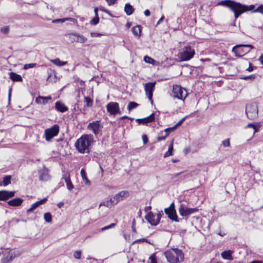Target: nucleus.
I'll list each match as a JSON object with an SVG mask.
<instances>
[{"mask_svg": "<svg viewBox=\"0 0 263 263\" xmlns=\"http://www.w3.org/2000/svg\"><path fill=\"white\" fill-rule=\"evenodd\" d=\"M255 78H256V75L255 74L248 76V79L253 80V79H254Z\"/></svg>", "mask_w": 263, "mask_h": 263, "instance_id": "nucleus-62", "label": "nucleus"}, {"mask_svg": "<svg viewBox=\"0 0 263 263\" xmlns=\"http://www.w3.org/2000/svg\"><path fill=\"white\" fill-rule=\"evenodd\" d=\"M106 108L107 111L111 115H115L120 113L119 104L117 102H109L106 105Z\"/></svg>", "mask_w": 263, "mask_h": 263, "instance_id": "nucleus-14", "label": "nucleus"}, {"mask_svg": "<svg viewBox=\"0 0 263 263\" xmlns=\"http://www.w3.org/2000/svg\"><path fill=\"white\" fill-rule=\"evenodd\" d=\"M141 31V26L139 25L134 26L132 28V32L136 36L139 37L140 36Z\"/></svg>", "mask_w": 263, "mask_h": 263, "instance_id": "nucleus-29", "label": "nucleus"}, {"mask_svg": "<svg viewBox=\"0 0 263 263\" xmlns=\"http://www.w3.org/2000/svg\"><path fill=\"white\" fill-rule=\"evenodd\" d=\"M93 142V137L91 135H84L79 138L76 143L77 150L81 154L89 153L90 146Z\"/></svg>", "mask_w": 263, "mask_h": 263, "instance_id": "nucleus-2", "label": "nucleus"}, {"mask_svg": "<svg viewBox=\"0 0 263 263\" xmlns=\"http://www.w3.org/2000/svg\"><path fill=\"white\" fill-rule=\"evenodd\" d=\"M115 225H116L115 223H111L110 224H109V225H108L107 226H105V227L102 228L101 229V231H105L106 230H108L109 229L112 228H114L115 226Z\"/></svg>", "mask_w": 263, "mask_h": 263, "instance_id": "nucleus-45", "label": "nucleus"}, {"mask_svg": "<svg viewBox=\"0 0 263 263\" xmlns=\"http://www.w3.org/2000/svg\"><path fill=\"white\" fill-rule=\"evenodd\" d=\"M82 252L81 250H77L75 251L73 254V256L76 259H80L81 256Z\"/></svg>", "mask_w": 263, "mask_h": 263, "instance_id": "nucleus-43", "label": "nucleus"}, {"mask_svg": "<svg viewBox=\"0 0 263 263\" xmlns=\"http://www.w3.org/2000/svg\"><path fill=\"white\" fill-rule=\"evenodd\" d=\"M185 119V117H184L183 118H182L181 120H180L176 125V127H177V128H178V127H179V126H180L182 123L183 122V121H184Z\"/></svg>", "mask_w": 263, "mask_h": 263, "instance_id": "nucleus-54", "label": "nucleus"}, {"mask_svg": "<svg viewBox=\"0 0 263 263\" xmlns=\"http://www.w3.org/2000/svg\"><path fill=\"white\" fill-rule=\"evenodd\" d=\"M221 256L223 259L232 260V252L230 250L224 251L221 253Z\"/></svg>", "mask_w": 263, "mask_h": 263, "instance_id": "nucleus-30", "label": "nucleus"}, {"mask_svg": "<svg viewBox=\"0 0 263 263\" xmlns=\"http://www.w3.org/2000/svg\"><path fill=\"white\" fill-rule=\"evenodd\" d=\"M163 215V212L160 211L156 215V219L158 221V223H159L161 218L162 216Z\"/></svg>", "mask_w": 263, "mask_h": 263, "instance_id": "nucleus-47", "label": "nucleus"}, {"mask_svg": "<svg viewBox=\"0 0 263 263\" xmlns=\"http://www.w3.org/2000/svg\"><path fill=\"white\" fill-rule=\"evenodd\" d=\"M124 11L127 15H130L134 12V9L131 5H130L129 3H127L125 4Z\"/></svg>", "mask_w": 263, "mask_h": 263, "instance_id": "nucleus-28", "label": "nucleus"}, {"mask_svg": "<svg viewBox=\"0 0 263 263\" xmlns=\"http://www.w3.org/2000/svg\"><path fill=\"white\" fill-rule=\"evenodd\" d=\"M47 200V198H44L42 200H40V201H38L33 204L31 205V206L30 208L27 209V212L30 213L31 212L33 211L34 210H35L36 208H37L40 205H41L43 203H44Z\"/></svg>", "mask_w": 263, "mask_h": 263, "instance_id": "nucleus-21", "label": "nucleus"}, {"mask_svg": "<svg viewBox=\"0 0 263 263\" xmlns=\"http://www.w3.org/2000/svg\"><path fill=\"white\" fill-rule=\"evenodd\" d=\"M63 178L65 180L67 189L71 191L73 188V185L71 181L69 174L65 175Z\"/></svg>", "mask_w": 263, "mask_h": 263, "instance_id": "nucleus-27", "label": "nucleus"}, {"mask_svg": "<svg viewBox=\"0 0 263 263\" xmlns=\"http://www.w3.org/2000/svg\"><path fill=\"white\" fill-rule=\"evenodd\" d=\"M144 13L145 15L146 16H148L151 15V12L148 9L145 10Z\"/></svg>", "mask_w": 263, "mask_h": 263, "instance_id": "nucleus-61", "label": "nucleus"}, {"mask_svg": "<svg viewBox=\"0 0 263 263\" xmlns=\"http://www.w3.org/2000/svg\"><path fill=\"white\" fill-rule=\"evenodd\" d=\"M198 211V209L189 208L184 204H181L179 208V213L180 215L183 217H186V218H187L191 214L196 213Z\"/></svg>", "mask_w": 263, "mask_h": 263, "instance_id": "nucleus-6", "label": "nucleus"}, {"mask_svg": "<svg viewBox=\"0 0 263 263\" xmlns=\"http://www.w3.org/2000/svg\"><path fill=\"white\" fill-rule=\"evenodd\" d=\"M142 138V140H143V143L144 144L147 143V142L148 141L147 136L146 135H143Z\"/></svg>", "mask_w": 263, "mask_h": 263, "instance_id": "nucleus-50", "label": "nucleus"}, {"mask_svg": "<svg viewBox=\"0 0 263 263\" xmlns=\"http://www.w3.org/2000/svg\"><path fill=\"white\" fill-rule=\"evenodd\" d=\"M23 200L20 198H16L12 200H9L8 204L12 206H17L21 205L23 203Z\"/></svg>", "mask_w": 263, "mask_h": 263, "instance_id": "nucleus-24", "label": "nucleus"}, {"mask_svg": "<svg viewBox=\"0 0 263 263\" xmlns=\"http://www.w3.org/2000/svg\"><path fill=\"white\" fill-rule=\"evenodd\" d=\"M222 145L224 147H229L230 145V139H227L222 141Z\"/></svg>", "mask_w": 263, "mask_h": 263, "instance_id": "nucleus-48", "label": "nucleus"}, {"mask_svg": "<svg viewBox=\"0 0 263 263\" xmlns=\"http://www.w3.org/2000/svg\"><path fill=\"white\" fill-rule=\"evenodd\" d=\"M67 37L69 38V39L72 42H77V36H76V32L75 33H68L66 35Z\"/></svg>", "mask_w": 263, "mask_h": 263, "instance_id": "nucleus-36", "label": "nucleus"}, {"mask_svg": "<svg viewBox=\"0 0 263 263\" xmlns=\"http://www.w3.org/2000/svg\"><path fill=\"white\" fill-rule=\"evenodd\" d=\"M102 126L101 125L99 121H93L87 126V128L92 130L95 135H101Z\"/></svg>", "mask_w": 263, "mask_h": 263, "instance_id": "nucleus-9", "label": "nucleus"}, {"mask_svg": "<svg viewBox=\"0 0 263 263\" xmlns=\"http://www.w3.org/2000/svg\"><path fill=\"white\" fill-rule=\"evenodd\" d=\"M109 6L114 5L117 0H105Z\"/></svg>", "mask_w": 263, "mask_h": 263, "instance_id": "nucleus-53", "label": "nucleus"}, {"mask_svg": "<svg viewBox=\"0 0 263 263\" xmlns=\"http://www.w3.org/2000/svg\"><path fill=\"white\" fill-rule=\"evenodd\" d=\"M11 176H5L3 178V183L4 185L6 186L11 183Z\"/></svg>", "mask_w": 263, "mask_h": 263, "instance_id": "nucleus-35", "label": "nucleus"}, {"mask_svg": "<svg viewBox=\"0 0 263 263\" xmlns=\"http://www.w3.org/2000/svg\"><path fill=\"white\" fill-rule=\"evenodd\" d=\"M164 254L169 263H180L184 260V253L178 249L167 250Z\"/></svg>", "mask_w": 263, "mask_h": 263, "instance_id": "nucleus-3", "label": "nucleus"}, {"mask_svg": "<svg viewBox=\"0 0 263 263\" xmlns=\"http://www.w3.org/2000/svg\"><path fill=\"white\" fill-rule=\"evenodd\" d=\"M145 241H146V240L144 238L137 239L134 241L133 243H135L139 242H144Z\"/></svg>", "mask_w": 263, "mask_h": 263, "instance_id": "nucleus-57", "label": "nucleus"}, {"mask_svg": "<svg viewBox=\"0 0 263 263\" xmlns=\"http://www.w3.org/2000/svg\"><path fill=\"white\" fill-rule=\"evenodd\" d=\"M44 218L45 220L48 223H50L52 221V216L51 214L49 213H45L44 215Z\"/></svg>", "mask_w": 263, "mask_h": 263, "instance_id": "nucleus-37", "label": "nucleus"}, {"mask_svg": "<svg viewBox=\"0 0 263 263\" xmlns=\"http://www.w3.org/2000/svg\"><path fill=\"white\" fill-rule=\"evenodd\" d=\"M99 21V17L98 16H95V17L93 18V19L91 20L90 23L92 25H97Z\"/></svg>", "mask_w": 263, "mask_h": 263, "instance_id": "nucleus-44", "label": "nucleus"}, {"mask_svg": "<svg viewBox=\"0 0 263 263\" xmlns=\"http://www.w3.org/2000/svg\"><path fill=\"white\" fill-rule=\"evenodd\" d=\"M80 174H81L82 178L83 181L85 182V184L89 185L90 184V182L87 178L86 172L84 168L81 169Z\"/></svg>", "mask_w": 263, "mask_h": 263, "instance_id": "nucleus-32", "label": "nucleus"}, {"mask_svg": "<svg viewBox=\"0 0 263 263\" xmlns=\"http://www.w3.org/2000/svg\"><path fill=\"white\" fill-rule=\"evenodd\" d=\"M250 115H248V118L254 119L258 116V106L255 102L251 103L249 105Z\"/></svg>", "mask_w": 263, "mask_h": 263, "instance_id": "nucleus-16", "label": "nucleus"}, {"mask_svg": "<svg viewBox=\"0 0 263 263\" xmlns=\"http://www.w3.org/2000/svg\"><path fill=\"white\" fill-rule=\"evenodd\" d=\"M144 61L146 63L149 64H153V62L155 61L154 59L147 55L144 57Z\"/></svg>", "mask_w": 263, "mask_h": 263, "instance_id": "nucleus-41", "label": "nucleus"}, {"mask_svg": "<svg viewBox=\"0 0 263 263\" xmlns=\"http://www.w3.org/2000/svg\"><path fill=\"white\" fill-rule=\"evenodd\" d=\"M36 63H30V64H26L24 65L23 68L24 69H27L29 68H33L36 66Z\"/></svg>", "mask_w": 263, "mask_h": 263, "instance_id": "nucleus-42", "label": "nucleus"}, {"mask_svg": "<svg viewBox=\"0 0 263 263\" xmlns=\"http://www.w3.org/2000/svg\"><path fill=\"white\" fill-rule=\"evenodd\" d=\"M14 191H0V201H5L14 196Z\"/></svg>", "mask_w": 263, "mask_h": 263, "instance_id": "nucleus-18", "label": "nucleus"}, {"mask_svg": "<svg viewBox=\"0 0 263 263\" xmlns=\"http://www.w3.org/2000/svg\"><path fill=\"white\" fill-rule=\"evenodd\" d=\"M149 259H151V263H157L156 258L155 257V256L154 254L152 255L150 257Z\"/></svg>", "mask_w": 263, "mask_h": 263, "instance_id": "nucleus-51", "label": "nucleus"}, {"mask_svg": "<svg viewBox=\"0 0 263 263\" xmlns=\"http://www.w3.org/2000/svg\"><path fill=\"white\" fill-rule=\"evenodd\" d=\"M10 78L13 82H22L23 79L21 75L13 72H10L9 73Z\"/></svg>", "mask_w": 263, "mask_h": 263, "instance_id": "nucleus-26", "label": "nucleus"}, {"mask_svg": "<svg viewBox=\"0 0 263 263\" xmlns=\"http://www.w3.org/2000/svg\"><path fill=\"white\" fill-rule=\"evenodd\" d=\"M114 204L112 202H111V198L108 201H106L103 202H102L100 204L99 206L104 205L105 206H107L108 208H111L112 205H114Z\"/></svg>", "mask_w": 263, "mask_h": 263, "instance_id": "nucleus-39", "label": "nucleus"}, {"mask_svg": "<svg viewBox=\"0 0 263 263\" xmlns=\"http://www.w3.org/2000/svg\"><path fill=\"white\" fill-rule=\"evenodd\" d=\"M129 195V192L126 191H122L111 198V202L114 204H117L120 201L127 198Z\"/></svg>", "mask_w": 263, "mask_h": 263, "instance_id": "nucleus-11", "label": "nucleus"}, {"mask_svg": "<svg viewBox=\"0 0 263 263\" xmlns=\"http://www.w3.org/2000/svg\"><path fill=\"white\" fill-rule=\"evenodd\" d=\"M217 6H222L229 8L234 13L235 18L247 11V6L232 0H223L217 3Z\"/></svg>", "mask_w": 263, "mask_h": 263, "instance_id": "nucleus-1", "label": "nucleus"}, {"mask_svg": "<svg viewBox=\"0 0 263 263\" xmlns=\"http://www.w3.org/2000/svg\"><path fill=\"white\" fill-rule=\"evenodd\" d=\"M90 35L91 37H99L102 35L101 34L97 32H91Z\"/></svg>", "mask_w": 263, "mask_h": 263, "instance_id": "nucleus-52", "label": "nucleus"}, {"mask_svg": "<svg viewBox=\"0 0 263 263\" xmlns=\"http://www.w3.org/2000/svg\"><path fill=\"white\" fill-rule=\"evenodd\" d=\"M39 178L42 181H47L50 179V176L49 174V170L43 166L39 172Z\"/></svg>", "mask_w": 263, "mask_h": 263, "instance_id": "nucleus-17", "label": "nucleus"}, {"mask_svg": "<svg viewBox=\"0 0 263 263\" xmlns=\"http://www.w3.org/2000/svg\"><path fill=\"white\" fill-rule=\"evenodd\" d=\"M164 132L165 133V137H167L171 133L170 131L168 130L167 128L164 130Z\"/></svg>", "mask_w": 263, "mask_h": 263, "instance_id": "nucleus-64", "label": "nucleus"}, {"mask_svg": "<svg viewBox=\"0 0 263 263\" xmlns=\"http://www.w3.org/2000/svg\"><path fill=\"white\" fill-rule=\"evenodd\" d=\"M173 141L169 145L168 151L164 154V157H167L173 155Z\"/></svg>", "mask_w": 263, "mask_h": 263, "instance_id": "nucleus-33", "label": "nucleus"}, {"mask_svg": "<svg viewBox=\"0 0 263 263\" xmlns=\"http://www.w3.org/2000/svg\"><path fill=\"white\" fill-rule=\"evenodd\" d=\"M168 129V130L170 131V132H174L177 128V127H176L175 125H174V126L172 127H169V128H167Z\"/></svg>", "mask_w": 263, "mask_h": 263, "instance_id": "nucleus-58", "label": "nucleus"}, {"mask_svg": "<svg viewBox=\"0 0 263 263\" xmlns=\"http://www.w3.org/2000/svg\"><path fill=\"white\" fill-rule=\"evenodd\" d=\"M65 21V18H58V19H55L52 21V23H64Z\"/></svg>", "mask_w": 263, "mask_h": 263, "instance_id": "nucleus-49", "label": "nucleus"}, {"mask_svg": "<svg viewBox=\"0 0 263 263\" xmlns=\"http://www.w3.org/2000/svg\"><path fill=\"white\" fill-rule=\"evenodd\" d=\"M55 109L61 112H64L68 110V107L60 101H57L55 104Z\"/></svg>", "mask_w": 263, "mask_h": 263, "instance_id": "nucleus-23", "label": "nucleus"}, {"mask_svg": "<svg viewBox=\"0 0 263 263\" xmlns=\"http://www.w3.org/2000/svg\"><path fill=\"white\" fill-rule=\"evenodd\" d=\"M70 21L74 23L77 22V21L76 19H75L74 18H71V17H66V18H65V21Z\"/></svg>", "mask_w": 263, "mask_h": 263, "instance_id": "nucleus-55", "label": "nucleus"}, {"mask_svg": "<svg viewBox=\"0 0 263 263\" xmlns=\"http://www.w3.org/2000/svg\"><path fill=\"white\" fill-rule=\"evenodd\" d=\"M168 129V130L170 131V132H174L177 128V127H176L175 125H174V126L172 127H169V128H167Z\"/></svg>", "mask_w": 263, "mask_h": 263, "instance_id": "nucleus-59", "label": "nucleus"}, {"mask_svg": "<svg viewBox=\"0 0 263 263\" xmlns=\"http://www.w3.org/2000/svg\"><path fill=\"white\" fill-rule=\"evenodd\" d=\"M261 126V123L259 122H254L253 123L248 124V137L250 139L252 138L254 135L257 132Z\"/></svg>", "mask_w": 263, "mask_h": 263, "instance_id": "nucleus-8", "label": "nucleus"}, {"mask_svg": "<svg viewBox=\"0 0 263 263\" xmlns=\"http://www.w3.org/2000/svg\"><path fill=\"white\" fill-rule=\"evenodd\" d=\"M51 62L53 63L54 64L59 66H62L65 65L67 64V62H64L61 61L58 58H57L54 60H52Z\"/></svg>", "mask_w": 263, "mask_h": 263, "instance_id": "nucleus-34", "label": "nucleus"}, {"mask_svg": "<svg viewBox=\"0 0 263 263\" xmlns=\"http://www.w3.org/2000/svg\"><path fill=\"white\" fill-rule=\"evenodd\" d=\"M52 99L51 96L42 97L39 96L35 99V102L40 104H46L49 100Z\"/></svg>", "mask_w": 263, "mask_h": 263, "instance_id": "nucleus-22", "label": "nucleus"}, {"mask_svg": "<svg viewBox=\"0 0 263 263\" xmlns=\"http://www.w3.org/2000/svg\"><path fill=\"white\" fill-rule=\"evenodd\" d=\"M135 220H134L133 222H132V228L133 231L134 232H135V233H136V228H135Z\"/></svg>", "mask_w": 263, "mask_h": 263, "instance_id": "nucleus-56", "label": "nucleus"}, {"mask_svg": "<svg viewBox=\"0 0 263 263\" xmlns=\"http://www.w3.org/2000/svg\"><path fill=\"white\" fill-rule=\"evenodd\" d=\"M164 16L163 15L161 17V18L159 19V20L158 21L156 25L157 26L158 25L160 24L164 20Z\"/></svg>", "mask_w": 263, "mask_h": 263, "instance_id": "nucleus-63", "label": "nucleus"}, {"mask_svg": "<svg viewBox=\"0 0 263 263\" xmlns=\"http://www.w3.org/2000/svg\"><path fill=\"white\" fill-rule=\"evenodd\" d=\"M145 218L152 226H157L159 224L156 219V215L152 212H149L146 215Z\"/></svg>", "mask_w": 263, "mask_h": 263, "instance_id": "nucleus-20", "label": "nucleus"}, {"mask_svg": "<svg viewBox=\"0 0 263 263\" xmlns=\"http://www.w3.org/2000/svg\"><path fill=\"white\" fill-rule=\"evenodd\" d=\"M254 5L248 6V11H250L252 12H259L263 14V5H259L256 9H254Z\"/></svg>", "mask_w": 263, "mask_h": 263, "instance_id": "nucleus-25", "label": "nucleus"}, {"mask_svg": "<svg viewBox=\"0 0 263 263\" xmlns=\"http://www.w3.org/2000/svg\"><path fill=\"white\" fill-rule=\"evenodd\" d=\"M166 137H165V135L164 136H159L157 137V140L158 141L165 140Z\"/></svg>", "mask_w": 263, "mask_h": 263, "instance_id": "nucleus-60", "label": "nucleus"}, {"mask_svg": "<svg viewBox=\"0 0 263 263\" xmlns=\"http://www.w3.org/2000/svg\"><path fill=\"white\" fill-rule=\"evenodd\" d=\"M173 95L176 98L184 100L187 96V92L185 88L176 85L173 86Z\"/></svg>", "mask_w": 263, "mask_h": 263, "instance_id": "nucleus-5", "label": "nucleus"}, {"mask_svg": "<svg viewBox=\"0 0 263 263\" xmlns=\"http://www.w3.org/2000/svg\"><path fill=\"white\" fill-rule=\"evenodd\" d=\"M1 32L4 34H7L9 31V27L8 26H5L1 29Z\"/></svg>", "mask_w": 263, "mask_h": 263, "instance_id": "nucleus-46", "label": "nucleus"}, {"mask_svg": "<svg viewBox=\"0 0 263 263\" xmlns=\"http://www.w3.org/2000/svg\"><path fill=\"white\" fill-rule=\"evenodd\" d=\"M156 82L146 83L144 86V90L148 99L153 103V93L156 85Z\"/></svg>", "mask_w": 263, "mask_h": 263, "instance_id": "nucleus-13", "label": "nucleus"}, {"mask_svg": "<svg viewBox=\"0 0 263 263\" xmlns=\"http://www.w3.org/2000/svg\"><path fill=\"white\" fill-rule=\"evenodd\" d=\"M85 101L86 102L87 107H91L93 104V100L89 97H84Z\"/></svg>", "mask_w": 263, "mask_h": 263, "instance_id": "nucleus-40", "label": "nucleus"}, {"mask_svg": "<svg viewBox=\"0 0 263 263\" xmlns=\"http://www.w3.org/2000/svg\"><path fill=\"white\" fill-rule=\"evenodd\" d=\"M59 132V127L58 125H54L50 128L45 130V135L46 140L49 141L54 137L56 136Z\"/></svg>", "mask_w": 263, "mask_h": 263, "instance_id": "nucleus-7", "label": "nucleus"}, {"mask_svg": "<svg viewBox=\"0 0 263 263\" xmlns=\"http://www.w3.org/2000/svg\"><path fill=\"white\" fill-rule=\"evenodd\" d=\"M246 47L247 44L237 45L233 48L232 51L236 56L241 57L246 54V52L245 48Z\"/></svg>", "mask_w": 263, "mask_h": 263, "instance_id": "nucleus-15", "label": "nucleus"}, {"mask_svg": "<svg viewBox=\"0 0 263 263\" xmlns=\"http://www.w3.org/2000/svg\"><path fill=\"white\" fill-rule=\"evenodd\" d=\"M76 36H77V42L80 43H84L87 41V38L85 37L84 36H83L82 34H80L79 33L76 32Z\"/></svg>", "mask_w": 263, "mask_h": 263, "instance_id": "nucleus-31", "label": "nucleus"}, {"mask_svg": "<svg viewBox=\"0 0 263 263\" xmlns=\"http://www.w3.org/2000/svg\"><path fill=\"white\" fill-rule=\"evenodd\" d=\"M164 212L166 215H167L168 217L173 220L175 221L176 222L179 221L177 218V216L176 215V211L175 209V204L174 202H172L170 206L167 208H165L164 209Z\"/></svg>", "mask_w": 263, "mask_h": 263, "instance_id": "nucleus-10", "label": "nucleus"}, {"mask_svg": "<svg viewBox=\"0 0 263 263\" xmlns=\"http://www.w3.org/2000/svg\"><path fill=\"white\" fill-rule=\"evenodd\" d=\"M139 104L135 102H130L128 104V105L127 106V109L129 111H130L131 110L136 108L137 106H138Z\"/></svg>", "mask_w": 263, "mask_h": 263, "instance_id": "nucleus-38", "label": "nucleus"}, {"mask_svg": "<svg viewBox=\"0 0 263 263\" xmlns=\"http://www.w3.org/2000/svg\"><path fill=\"white\" fill-rule=\"evenodd\" d=\"M155 118V114L153 113L146 118L142 119H137L136 121L139 124H146L154 121Z\"/></svg>", "mask_w": 263, "mask_h": 263, "instance_id": "nucleus-19", "label": "nucleus"}, {"mask_svg": "<svg viewBox=\"0 0 263 263\" xmlns=\"http://www.w3.org/2000/svg\"><path fill=\"white\" fill-rule=\"evenodd\" d=\"M195 54V50L190 46H187L183 48L182 52L179 53L180 61H186L191 59Z\"/></svg>", "mask_w": 263, "mask_h": 263, "instance_id": "nucleus-4", "label": "nucleus"}, {"mask_svg": "<svg viewBox=\"0 0 263 263\" xmlns=\"http://www.w3.org/2000/svg\"><path fill=\"white\" fill-rule=\"evenodd\" d=\"M16 256L14 251L10 250L3 254L1 260V263H11L12 260Z\"/></svg>", "mask_w": 263, "mask_h": 263, "instance_id": "nucleus-12", "label": "nucleus"}]
</instances>
